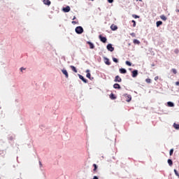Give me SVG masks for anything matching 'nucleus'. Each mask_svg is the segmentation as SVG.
Masks as SVG:
<instances>
[{"label":"nucleus","mask_w":179,"mask_h":179,"mask_svg":"<svg viewBox=\"0 0 179 179\" xmlns=\"http://www.w3.org/2000/svg\"><path fill=\"white\" fill-rule=\"evenodd\" d=\"M84 31L82 27L79 26V27H77L76 28V32L78 34H81Z\"/></svg>","instance_id":"obj_1"},{"label":"nucleus","mask_w":179,"mask_h":179,"mask_svg":"<svg viewBox=\"0 0 179 179\" xmlns=\"http://www.w3.org/2000/svg\"><path fill=\"white\" fill-rule=\"evenodd\" d=\"M99 38L100 41L103 43H106L107 42V38L106 37L102 36V35H99Z\"/></svg>","instance_id":"obj_2"},{"label":"nucleus","mask_w":179,"mask_h":179,"mask_svg":"<svg viewBox=\"0 0 179 179\" xmlns=\"http://www.w3.org/2000/svg\"><path fill=\"white\" fill-rule=\"evenodd\" d=\"M106 48H108V50L110 51V52H113L114 51V47L112 46L111 43H109L108 45V46H106Z\"/></svg>","instance_id":"obj_3"},{"label":"nucleus","mask_w":179,"mask_h":179,"mask_svg":"<svg viewBox=\"0 0 179 179\" xmlns=\"http://www.w3.org/2000/svg\"><path fill=\"white\" fill-rule=\"evenodd\" d=\"M71 10V8L69 6H67L66 7L63 8V11L64 13H69Z\"/></svg>","instance_id":"obj_4"},{"label":"nucleus","mask_w":179,"mask_h":179,"mask_svg":"<svg viewBox=\"0 0 179 179\" xmlns=\"http://www.w3.org/2000/svg\"><path fill=\"white\" fill-rule=\"evenodd\" d=\"M138 75V71L137 70H134L132 71V77L136 78Z\"/></svg>","instance_id":"obj_5"},{"label":"nucleus","mask_w":179,"mask_h":179,"mask_svg":"<svg viewBox=\"0 0 179 179\" xmlns=\"http://www.w3.org/2000/svg\"><path fill=\"white\" fill-rule=\"evenodd\" d=\"M62 72L64 76H66V78H69V73L66 69H62Z\"/></svg>","instance_id":"obj_6"},{"label":"nucleus","mask_w":179,"mask_h":179,"mask_svg":"<svg viewBox=\"0 0 179 179\" xmlns=\"http://www.w3.org/2000/svg\"><path fill=\"white\" fill-rule=\"evenodd\" d=\"M115 83H121L122 82V79L120 78V77L119 76H117L115 78L114 80Z\"/></svg>","instance_id":"obj_7"},{"label":"nucleus","mask_w":179,"mask_h":179,"mask_svg":"<svg viewBox=\"0 0 179 179\" xmlns=\"http://www.w3.org/2000/svg\"><path fill=\"white\" fill-rule=\"evenodd\" d=\"M43 3L50 6L51 5V1L50 0H43Z\"/></svg>","instance_id":"obj_8"},{"label":"nucleus","mask_w":179,"mask_h":179,"mask_svg":"<svg viewBox=\"0 0 179 179\" xmlns=\"http://www.w3.org/2000/svg\"><path fill=\"white\" fill-rule=\"evenodd\" d=\"M109 98L111 100H115L117 99L116 96L113 93H111V94L109 95Z\"/></svg>","instance_id":"obj_9"},{"label":"nucleus","mask_w":179,"mask_h":179,"mask_svg":"<svg viewBox=\"0 0 179 179\" xmlns=\"http://www.w3.org/2000/svg\"><path fill=\"white\" fill-rule=\"evenodd\" d=\"M87 43L90 45V49H94L95 46H94V43H90L89 41H87Z\"/></svg>","instance_id":"obj_10"},{"label":"nucleus","mask_w":179,"mask_h":179,"mask_svg":"<svg viewBox=\"0 0 179 179\" xmlns=\"http://www.w3.org/2000/svg\"><path fill=\"white\" fill-rule=\"evenodd\" d=\"M80 80H82L85 83H87V80L85 79L84 77L81 75H78Z\"/></svg>","instance_id":"obj_11"},{"label":"nucleus","mask_w":179,"mask_h":179,"mask_svg":"<svg viewBox=\"0 0 179 179\" xmlns=\"http://www.w3.org/2000/svg\"><path fill=\"white\" fill-rule=\"evenodd\" d=\"M110 28H111V29H112L113 31H115V30L117 29V26L115 25V24H113L111 25Z\"/></svg>","instance_id":"obj_12"},{"label":"nucleus","mask_w":179,"mask_h":179,"mask_svg":"<svg viewBox=\"0 0 179 179\" xmlns=\"http://www.w3.org/2000/svg\"><path fill=\"white\" fill-rule=\"evenodd\" d=\"M132 100V96L131 95H127V102H130Z\"/></svg>","instance_id":"obj_13"},{"label":"nucleus","mask_w":179,"mask_h":179,"mask_svg":"<svg viewBox=\"0 0 179 179\" xmlns=\"http://www.w3.org/2000/svg\"><path fill=\"white\" fill-rule=\"evenodd\" d=\"M86 73H87V75H86L87 78H88L89 79H90V77H91V75H90V70H89V69L86 70Z\"/></svg>","instance_id":"obj_14"},{"label":"nucleus","mask_w":179,"mask_h":179,"mask_svg":"<svg viewBox=\"0 0 179 179\" xmlns=\"http://www.w3.org/2000/svg\"><path fill=\"white\" fill-rule=\"evenodd\" d=\"M113 87L115 89H118V90L121 89V87H120V84H114Z\"/></svg>","instance_id":"obj_15"},{"label":"nucleus","mask_w":179,"mask_h":179,"mask_svg":"<svg viewBox=\"0 0 179 179\" xmlns=\"http://www.w3.org/2000/svg\"><path fill=\"white\" fill-rule=\"evenodd\" d=\"M120 73L124 74L127 73V71H126V69L121 68V69H120Z\"/></svg>","instance_id":"obj_16"},{"label":"nucleus","mask_w":179,"mask_h":179,"mask_svg":"<svg viewBox=\"0 0 179 179\" xmlns=\"http://www.w3.org/2000/svg\"><path fill=\"white\" fill-rule=\"evenodd\" d=\"M105 64L106 65H110V62L108 58H105Z\"/></svg>","instance_id":"obj_17"},{"label":"nucleus","mask_w":179,"mask_h":179,"mask_svg":"<svg viewBox=\"0 0 179 179\" xmlns=\"http://www.w3.org/2000/svg\"><path fill=\"white\" fill-rule=\"evenodd\" d=\"M134 44L140 45L141 42L138 41L137 39H135L133 41Z\"/></svg>","instance_id":"obj_18"},{"label":"nucleus","mask_w":179,"mask_h":179,"mask_svg":"<svg viewBox=\"0 0 179 179\" xmlns=\"http://www.w3.org/2000/svg\"><path fill=\"white\" fill-rule=\"evenodd\" d=\"M167 104H168L169 107H174V103L171 101H169L167 103Z\"/></svg>","instance_id":"obj_19"},{"label":"nucleus","mask_w":179,"mask_h":179,"mask_svg":"<svg viewBox=\"0 0 179 179\" xmlns=\"http://www.w3.org/2000/svg\"><path fill=\"white\" fill-rule=\"evenodd\" d=\"M160 18L163 20V21H166V17L164 15H162L160 16Z\"/></svg>","instance_id":"obj_20"},{"label":"nucleus","mask_w":179,"mask_h":179,"mask_svg":"<svg viewBox=\"0 0 179 179\" xmlns=\"http://www.w3.org/2000/svg\"><path fill=\"white\" fill-rule=\"evenodd\" d=\"M71 68L72 71H73L75 73L78 72L76 68L74 66H71Z\"/></svg>","instance_id":"obj_21"},{"label":"nucleus","mask_w":179,"mask_h":179,"mask_svg":"<svg viewBox=\"0 0 179 179\" xmlns=\"http://www.w3.org/2000/svg\"><path fill=\"white\" fill-rule=\"evenodd\" d=\"M126 65H127L128 66H131L132 63H131V62H129V61H126Z\"/></svg>","instance_id":"obj_22"},{"label":"nucleus","mask_w":179,"mask_h":179,"mask_svg":"<svg viewBox=\"0 0 179 179\" xmlns=\"http://www.w3.org/2000/svg\"><path fill=\"white\" fill-rule=\"evenodd\" d=\"M168 164L170 166H173V161H171V159H168Z\"/></svg>","instance_id":"obj_23"},{"label":"nucleus","mask_w":179,"mask_h":179,"mask_svg":"<svg viewBox=\"0 0 179 179\" xmlns=\"http://www.w3.org/2000/svg\"><path fill=\"white\" fill-rule=\"evenodd\" d=\"M174 173L176 176L179 178V173L178 172L177 169H174Z\"/></svg>","instance_id":"obj_24"},{"label":"nucleus","mask_w":179,"mask_h":179,"mask_svg":"<svg viewBox=\"0 0 179 179\" xmlns=\"http://www.w3.org/2000/svg\"><path fill=\"white\" fill-rule=\"evenodd\" d=\"M173 127H174L176 129H179V124H173Z\"/></svg>","instance_id":"obj_25"},{"label":"nucleus","mask_w":179,"mask_h":179,"mask_svg":"<svg viewBox=\"0 0 179 179\" xmlns=\"http://www.w3.org/2000/svg\"><path fill=\"white\" fill-rule=\"evenodd\" d=\"M132 17L134 18V19H138V18H140V17L136 14H134L132 15Z\"/></svg>","instance_id":"obj_26"},{"label":"nucleus","mask_w":179,"mask_h":179,"mask_svg":"<svg viewBox=\"0 0 179 179\" xmlns=\"http://www.w3.org/2000/svg\"><path fill=\"white\" fill-rule=\"evenodd\" d=\"M171 71L174 73V74H177L178 73V71L176 69H171Z\"/></svg>","instance_id":"obj_27"},{"label":"nucleus","mask_w":179,"mask_h":179,"mask_svg":"<svg viewBox=\"0 0 179 179\" xmlns=\"http://www.w3.org/2000/svg\"><path fill=\"white\" fill-rule=\"evenodd\" d=\"M161 24H162V21L157 22V27L161 26Z\"/></svg>","instance_id":"obj_28"},{"label":"nucleus","mask_w":179,"mask_h":179,"mask_svg":"<svg viewBox=\"0 0 179 179\" xmlns=\"http://www.w3.org/2000/svg\"><path fill=\"white\" fill-rule=\"evenodd\" d=\"M174 52H175V54L178 55L179 54V49H178V48L175 49Z\"/></svg>","instance_id":"obj_29"},{"label":"nucleus","mask_w":179,"mask_h":179,"mask_svg":"<svg viewBox=\"0 0 179 179\" xmlns=\"http://www.w3.org/2000/svg\"><path fill=\"white\" fill-rule=\"evenodd\" d=\"M93 166L94 167V171H96L97 170V169H98L97 165L96 164H93Z\"/></svg>","instance_id":"obj_30"},{"label":"nucleus","mask_w":179,"mask_h":179,"mask_svg":"<svg viewBox=\"0 0 179 179\" xmlns=\"http://www.w3.org/2000/svg\"><path fill=\"white\" fill-rule=\"evenodd\" d=\"M113 62H115V63H118V59H117V58H115V57H113Z\"/></svg>","instance_id":"obj_31"},{"label":"nucleus","mask_w":179,"mask_h":179,"mask_svg":"<svg viewBox=\"0 0 179 179\" xmlns=\"http://www.w3.org/2000/svg\"><path fill=\"white\" fill-rule=\"evenodd\" d=\"M131 22L133 23V27H135L136 26V22L135 20H132Z\"/></svg>","instance_id":"obj_32"},{"label":"nucleus","mask_w":179,"mask_h":179,"mask_svg":"<svg viewBox=\"0 0 179 179\" xmlns=\"http://www.w3.org/2000/svg\"><path fill=\"white\" fill-rule=\"evenodd\" d=\"M174 152V150L173 149H171L170 150V152H169V155L170 156L173 155V152Z\"/></svg>","instance_id":"obj_33"},{"label":"nucleus","mask_w":179,"mask_h":179,"mask_svg":"<svg viewBox=\"0 0 179 179\" xmlns=\"http://www.w3.org/2000/svg\"><path fill=\"white\" fill-rule=\"evenodd\" d=\"M145 82L147 83H151V80L150 78H147V79H145Z\"/></svg>","instance_id":"obj_34"},{"label":"nucleus","mask_w":179,"mask_h":179,"mask_svg":"<svg viewBox=\"0 0 179 179\" xmlns=\"http://www.w3.org/2000/svg\"><path fill=\"white\" fill-rule=\"evenodd\" d=\"M130 35L132 36V37H136V34L135 33H131L130 34Z\"/></svg>","instance_id":"obj_35"},{"label":"nucleus","mask_w":179,"mask_h":179,"mask_svg":"<svg viewBox=\"0 0 179 179\" xmlns=\"http://www.w3.org/2000/svg\"><path fill=\"white\" fill-rule=\"evenodd\" d=\"M72 24H78V22L73 21Z\"/></svg>","instance_id":"obj_36"},{"label":"nucleus","mask_w":179,"mask_h":179,"mask_svg":"<svg viewBox=\"0 0 179 179\" xmlns=\"http://www.w3.org/2000/svg\"><path fill=\"white\" fill-rule=\"evenodd\" d=\"M108 2L109 3H112L113 2V0H108Z\"/></svg>","instance_id":"obj_37"},{"label":"nucleus","mask_w":179,"mask_h":179,"mask_svg":"<svg viewBox=\"0 0 179 179\" xmlns=\"http://www.w3.org/2000/svg\"><path fill=\"white\" fill-rule=\"evenodd\" d=\"M158 79H159V77H158V76H156V77L155 78V81H157Z\"/></svg>","instance_id":"obj_38"},{"label":"nucleus","mask_w":179,"mask_h":179,"mask_svg":"<svg viewBox=\"0 0 179 179\" xmlns=\"http://www.w3.org/2000/svg\"><path fill=\"white\" fill-rule=\"evenodd\" d=\"M93 179H99V178H98L96 176H94L93 177Z\"/></svg>","instance_id":"obj_39"},{"label":"nucleus","mask_w":179,"mask_h":179,"mask_svg":"<svg viewBox=\"0 0 179 179\" xmlns=\"http://www.w3.org/2000/svg\"><path fill=\"white\" fill-rule=\"evenodd\" d=\"M23 70H25V69L23 68V67L20 68V71H22Z\"/></svg>","instance_id":"obj_40"},{"label":"nucleus","mask_w":179,"mask_h":179,"mask_svg":"<svg viewBox=\"0 0 179 179\" xmlns=\"http://www.w3.org/2000/svg\"><path fill=\"white\" fill-rule=\"evenodd\" d=\"M176 86H179V82H176Z\"/></svg>","instance_id":"obj_41"},{"label":"nucleus","mask_w":179,"mask_h":179,"mask_svg":"<svg viewBox=\"0 0 179 179\" xmlns=\"http://www.w3.org/2000/svg\"><path fill=\"white\" fill-rule=\"evenodd\" d=\"M76 19V17L74 16V17L73 18V20H75Z\"/></svg>","instance_id":"obj_42"},{"label":"nucleus","mask_w":179,"mask_h":179,"mask_svg":"<svg viewBox=\"0 0 179 179\" xmlns=\"http://www.w3.org/2000/svg\"><path fill=\"white\" fill-rule=\"evenodd\" d=\"M39 163H40V165H41V166H42V164H41V162H40Z\"/></svg>","instance_id":"obj_43"},{"label":"nucleus","mask_w":179,"mask_h":179,"mask_svg":"<svg viewBox=\"0 0 179 179\" xmlns=\"http://www.w3.org/2000/svg\"><path fill=\"white\" fill-rule=\"evenodd\" d=\"M129 45H131V43H129Z\"/></svg>","instance_id":"obj_44"},{"label":"nucleus","mask_w":179,"mask_h":179,"mask_svg":"<svg viewBox=\"0 0 179 179\" xmlns=\"http://www.w3.org/2000/svg\"><path fill=\"white\" fill-rule=\"evenodd\" d=\"M139 1H142V0H139Z\"/></svg>","instance_id":"obj_45"},{"label":"nucleus","mask_w":179,"mask_h":179,"mask_svg":"<svg viewBox=\"0 0 179 179\" xmlns=\"http://www.w3.org/2000/svg\"><path fill=\"white\" fill-rule=\"evenodd\" d=\"M178 12H179V10H178Z\"/></svg>","instance_id":"obj_46"},{"label":"nucleus","mask_w":179,"mask_h":179,"mask_svg":"<svg viewBox=\"0 0 179 179\" xmlns=\"http://www.w3.org/2000/svg\"><path fill=\"white\" fill-rule=\"evenodd\" d=\"M178 103H179V101H178Z\"/></svg>","instance_id":"obj_47"}]
</instances>
